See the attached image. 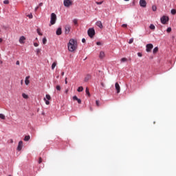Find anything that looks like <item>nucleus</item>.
<instances>
[{"mask_svg":"<svg viewBox=\"0 0 176 176\" xmlns=\"http://www.w3.org/2000/svg\"><path fill=\"white\" fill-rule=\"evenodd\" d=\"M67 47L69 52H75V50L78 48V41L74 38L70 39Z\"/></svg>","mask_w":176,"mask_h":176,"instance_id":"nucleus-1","label":"nucleus"},{"mask_svg":"<svg viewBox=\"0 0 176 176\" xmlns=\"http://www.w3.org/2000/svg\"><path fill=\"white\" fill-rule=\"evenodd\" d=\"M56 21H57V15H56L54 13H52L51 17H50L51 25H54V24H56Z\"/></svg>","mask_w":176,"mask_h":176,"instance_id":"nucleus-2","label":"nucleus"},{"mask_svg":"<svg viewBox=\"0 0 176 176\" xmlns=\"http://www.w3.org/2000/svg\"><path fill=\"white\" fill-rule=\"evenodd\" d=\"M87 34L89 38H94V35H96V30L94 28H89L87 31Z\"/></svg>","mask_w":176,"mask_h":176,"instance_id":"nucleus-3","label":"nucleus"},{"mask_svg":"<svg viewBox=\"0 0 176 176\" xmlns=\"http://www.w3.org/2000/svg\"><path fill=\"white\" fill-rule=\"evenodd\" d=\"M153 49V44L149 43L146 45V52H147V53H150V52H151Z\"/></svg>","mask_w":176,"mask_h":176,"instance_id":"nucleus-4","label":"nucleus"},{"mask_svg":"<svg viewBox=\"0 0 176 176\" xmlns=\"http://www.w3.org/2000/svg\"><path fill=\"white\" fill-rule=\"evenodd\" d=\"M63 5L66 8H69L72 5V1L71 0H64Z\"/></svg>","mask_w":176,"mask_h":176,"instance_id":"nucleus-5","label":"nucleus"},{"mask_svg":"<svg viewBox=\"0 0 176 176\" xmlns=\"http://www.w3.org/2000/svg\"><path fill=\"white\" fill-rule=\"evenodd\" d=\"M169 18L167 16H163L161 17V23L162 24H167V22L168 21Z\"/></svg>","mask_w":176,"mask_h":176,"instance_id":"nucleus-6","label":"nucleus"},{"mask_svg":"<svg viewBox=\"0 0 176 176\" xmlns=\"http://www.w3.org/2000/svg\"><path fill=\"white\" fill-rule=\"evenodd\" d=\"M70 31H71V25H66L65 27V34H69Z\"/></svg>","mask_w":176,"mask_h":176,"instance_id":"nucleus-7","label":"nucleus"},{"mask_svg":"<svg viewBox=\"0 0 176 176\" xmlns=\"http://www.w3.org/2000/svg\"><path fill=\"white\" fill-rule=\"evenodd\" d=\"M140 5L142 8H146V1L145 0H140Z\"/></svg>","mask_w":176,"mask_h":176,"instance_id":"nucleus-8","label":"nucleus"},{"mask_svg":"<svg viewBox=\"0 0 176 176\" xmlns=\"http://www.w3.org/2000/svg\"><path fill=\"white\" fill-rule=\"evenodd\" d=\"M96 25H97V27H99V28H100L101 30H102V28H104V26L102 25V22H101L100 21H98L96 23Z\"/></svg>","mask_w":176,"mask_h":176,"instance_id":"nucleus-9","label":"nucleus"},{"mask_svg":"<svg viewBox=\"0 0 176 176\" xmlns=\"http://www.w3.org/2000/svg\"><path fill=\"white\" fill-rule=\"evenodd\" d=\"M116 90H117V93H120V85H119L118 82H116L115 84Z\"/></svg>","mask_w":176,"mask_h":176,"instance_id":"nucleus-10","label":"nucleus"},{"mask_svg":"<svg viewBox=\"0 0 176 176\" xmlns=\"http://www.w3.org/2000/svg\"><path fill=\"white\" fill-rule=\"evenodd\" d=\"M73 100L74 101H77L78 104H82V100L78 98V96H74L73 97Z\"/></svg>","mask_w":176,"mask_h":176,"instance_id":"nucleus-11","label":"nucleus"},{"mask_svg":"<svg viewBox=\"0 0 176 176\" xmlns=\"http://www.w3.org/2000/svg\"><path fill=\"white\" fill-rule=\"evenodd\" d=\"M22 148H23V141H19V145H18V147H17V150L18 151H21Z\"/></svg>","mask_w":176,"mask_h":176,"instance_id":"nucleus-12","label":"nucleus"},{"mask_svg":"<svg viewBox=\"0 0 176 176\" xmlns=\"http://www.w3.org/2000/svg\"><path fill=\"white\" fill-rule=\"evenodd\" d=\"M24 41H25V37H24V36H21L19 38V43L21 44H24Z\"/></svg>","mask_w":176,"mask_h":176,"instance_id":"nucleus-13","label":"nucleus"},{"mask_svg":"<svg viewBox=\"0 0 176 176\" xmlns=\"http://www.w3.org/2000/svg\"><path fill=\"white\" fill-rule=\"evenodd\" d=\"M25 83L26 86H28L30 85V76L25 77Z\"/></svg>","mask_w":176,"mask_h":176,"instance_id":"nucleus-14","label":"nucleus"},{"mask_svg":"<svg viewBox=\"0 0 176 176\" xmlns=\"http://www.w3.org/2000/svg\"><path fill=\"white\" fill-rule=\"evenodd\" d=\"M61 34H63L61 28H58L56 30V35H61Z\"/></svg>","mask_w":176,"mask_h":176,"instance_id":"nucleus-15","label":"nucleus"},{"mask_svg":"<svg viewBox=\"0 0 176 176\" xmlns=\"http://www.w3.org/2000/svg\"><path fill=\"white\" fill-rule=\"evenodd\" d=\"M100 58H104L105 57V53L102 51L100 52L99 55Z\"/></svg>","mask_w":176,"mask_h":176,"instance_id":"nucleus-16","label":"nucleus"},{"mask_svg":"<svg viewBox=\"0 0 176 176\" xmlns=\"http://www.w3.org/2000/svg\"><path fill=\"white\" fill-rule=\"evenodd\" d=\"M157 52H159V47H155L153 49V54H156V53H157Z\"/></svg>","mask_w":176,"mask_h":176,"instance_id":"nucleus-17","label":"nucleus"},{"mask_svg":"<svg viewBox=\"0 0 176 176\" xmlns=\"http://www.w3.org/2000/svg\"><path fill=\"white\" fill-rule=\"evenodd\" d=\"M31 137L30 135H26L24 138V141H30Z\"/></svg>","mask_w":176,"mask_h":176,"instance_id":"nucleus-18","label":"nucleus"},{"mask_svg":"<svg viewBox=\"0 0 176 176\" xmlns=\"http://www.w3.org/2000/svg\"><path fill=\"white\" fill-rule=\"evenodd\" d=\"M56 65H57V62H54L52 65V69H54V68H56Z\"/></svg>","mask_w":176,"mask_h":176,"instance_id":"nucleus-19","label":"nucleus"},{"mask_svg":"<svg viewBox=\"0 0 176 176\" xmlns=\"http://www.w3.org/2000/svg\"><path fill=\"white\" fill-rule=\"evenodd\" d=\"M85 93H86L87 96H89V97H90V92L89 91L88 87L86 88Z\"/></svg>","mask_w":176,"mask_h":176,"instance_id":"nucleus-20","label":"nucleus"},{"mask_svg":"<svg viewBox=\"0 0 176 176\" xmlns=\"http://www.w3.org/2000/svg\"><path fill=\"white\" fill-rule=\"evenodd\" d=\"M78 93H80V91H83V87H79L77 89Z\"/></svg>","mask_w":176,"mask_h":176,"instance_id":"nucleus-21","label":"nucleus"},{"mask_svg":"<svg viewBox=\"0 0 176 176\" xmlns=\"http://www.w3.org/2000/svg\"><path fill=\"white\" fill-rule=\"evenodd\" d=\"M152 10L153 12H156V10H157V7H156V6H152Z\"/></svg>","mask_w":176,"mask_h":176,"instance_id":"nucleus-22","label":"nucleus"},{"mask_svg":"<svg viewBox=\"0 0 176 176\" xmlns=\"http://www.w3.org/2000/svg\"><path fill=\"white\" fill-rule=\"evenodd\" d=\"M45 98H46L47 100H52V97H51L50 95H49V94H47V95L45 96Z\"/></svg>","mask_w":176,"mask_h":176,"instance_id":"nucleus-23","label":"nucleus"},{"mask_svg":"<svg viewBox=\"0 0 176 176\" xmlns=\"http://www.w3.org/2000/svg\"><path fill=\"white\" fill-rule=\"evenodd\" d=\"M170 13H171V14H176V10L175 9H172L171 10H170Z\"/></svg>","mask_w":176,"mask_h":176,"instance_id":"nucleus-24","label":"nucleus"},{"mask_svg":"<svg viewBox=\"0 0 176 176\" xmlns=\"http://www.w3.org/2000/svg\"><path fill=\"white\" fill-rule=\"evenodd\" d=\"M37 33L40 36H42L43 34L41 32V29L38 28L37 29Z\"/></svg>","mask_w":176,"mask_h":176,"instance_id":"nucleus-25","label":"nucleus"},{"mask_svg":"<svg viewBox=\"0 0 176 176\" xmlns=\"http://www.w3.org/2000/svg\"><path fill=\"white\" fill-rule=\"evenodd\" d=\"M47 42V39H46V37L43 38V45H46V43Z\"/></svg>","mask_w":176,"mask_h":176,"instance_id":"nucleus-26","label":"nucleus"},{"mask_svg":"<svg viewBox=\"0 0 176 176\" xmlns=\"http://www.w3.org/2000/svg\"><path fill=\"white\" fill-rule=\"evenodd\" d=\"M126 61H127V58H121V63H126Z\"/></svg>","mask_w":176,"mask_h":176,"instance_id":"nucleus-27","label":"nucleus"},{"mask_svg":"<svg viewBox=\"0 0 176 176\" xmlns=\"http://www.w3.org/2000/svg\"><path fill=\"white\" fill-rule=\"evenodd\" d=\"M44 101H45L46 105H49L50 104V102H49V100H46V98H44Z\"/></svg>","mask_w":176,"mask_h":176,"instance_id":"nucleus-28","label":"nucleus"},{"mask_svg":"<svg viewBox=\"0 0 176 176\" xmlns=\"http://www.w3.org/2000/svg\"><path fill=\"white\" fill-rule=\"evenodd\" d=\"M22 97H23L24 98L27 99L28 98V95L25 94H22Z\"/></svg>","mask_w":176,"mask_h":176,"instance_id":"nucleus-29","label":"nucleus"},{"mask_svg":"<svg viewBox=\"0 0 176 176\" xmlns=\"http://www.w3.org/2000/svg\"><path fill=\"white\" fill-rule=\"evenodd\" d=\"M0 119H2L3 120H5V115L0 114Z\"/></svg>","mask_w":176,"mask_h":176,"instance_id":"nucleus-30","label":"nucleus"},{"mask_svg":"<svg viewBox=\"0 0 176 176\" xmlns=\"http://www.w3.org/2000/svg\"><path fill=\"white\" fill-rule=\"evenodd\" d=\"M155 27L153 24L150 25V30H155Z\"/></svg>","mask_w":176,"mask_h":176,"instance_id":"nucleus-31","label":"nucleus"},{"mask_svg":"<svg viewBox=\"0 0 176 176\" xmlns=\"http://www.w3.org/2000/svg\"><path fill=\"white\" fill-rule=\"evenodd\" d=\"M73 23L75 25H76V24H78V19H74Z\"/></svg>","mask_w":176,"mask_h":176,"instance_id":"nucleus-32","label":"nucleus"},{"mask_svg":"<svg viewBox=\"0 0 176 176\" xmlns=\"http://www.w3.org/2000/svg\"><path fill=\"white\" fill-rule=\"evenodd\" d=\"M3 3H4L5 5H9V0H5V1H3Z\"/></svg>","mask_w":176,"mask_h":176,"instance_id":"nucleus-33","label":"nucleus"},{"mask_svg":"<svg viewBox=\"0 0 176 176\" xmlns=\"http://www.w3.org/2000/svg\"><path fill=\"white\" fill-rule=\"evenodd\" d=\"M56 90H58V91H60V90H61V87L60 85H57L56 86Z\"/></svg>","mask_w":176,"mask_h":176,"instance_id":"nucleus-34","label":"nucleus"},{"mask_svg":"<svg viewBox=\"0 0 176 176\" xmlns=\"http://www.w3.org/2000/svg\"><path fill=\"white\" fill-rule=\"evenodd\" d=\"M133 42H134V38H131V39L129 40V44H131V43H133Z\"/></svg>","mask_w":176,"mask_h":176,"instance_id":"nucleus-35","label":"nucleus"},{"mask_svg":"<svg viewBox=\"0 0 176 176\" xmlns=\"http://www.w3.org/2000/svg\"><path fill=\"white\" fill-rule=\"evenodd\" d=\"M102 2H103V1H100V2L96 1V5H102Z\"/></svg>","mask_w":176,"mask_h":176,"instance_id":"nucleus-36","label":"nucleus"},{"mask_svg":"<svg viewBox=\"0 0 176 176\" xmlns=\"http://www.w3.org/2000/svg\"><path fill=\"white\" fill-rule=\"evenodd\" d=\"M166 32H171V28H168L167 30H166Z\"/></svg>","mask_w":176,"mask_h":176,"instance_id":"nucleus-37","label":"nucleus"},{"mask_svg":"<svg viewBox=\"0 0 176 176\" xmlns=\"http://www.w3.org/2000/svg\"><path fill=\"white\" fill-rule=\"evenodd\" d=\"M41 163H42V157H39L38 158V164H41Z\"/></svg>","mask_w":176,"mask_h":176,"instance_id":"nucleus-38","label":"nucleus"},{"mask_svg":"<svg viewBox=\"0 0 176 176\" xmlns=\"http://www.w3.org/2000/svg\"><path fill=\"white\" fill-rule=\"evenodd\" d=\"M34 46H35V47H38L39 46V44H38V43H34Z\"/></svg>","mask_w":176,"mask_h":176,"instance_id":"nucleus-39","label":"nucleus"},{"mask_svg":"<svg viewBox=\"0 0 176 176\" xmlns=\"http://www.w3.org/2000/svg\"><path fill=\"white\" fill-rule=\"evenodd\" d=\"M122 27H123V28H127V24H122Z\"/></svg>","mask_w":176,"mask_h":176,"instance_id":"nucleus-40","label":"nucleus"},{"mask_svg":"<svg viewBox=\"0 0 176 176\" xmlns=\"http://www.w3.org/2000/svg\"><path fill=\"white\" fill-rule=\"evenodd\" d=\"M96 45H98V46H101L102 43H101V42L98 41V42L96 43Z\"/></svg>","mask_w":176,"mask_h":176,"instance_id":"nucleus-41","label":"nucleus"},{"mask_svg":"<svg viewBox=\"0 0 176 176\" xmlns=\"http://www.w3.org/2000/svg\"><path fill=\"white\" fill-rule=\"evenodd\" d=\"M67 78L66 77L65 79V85H67L68 84V81H67Z\"/></svg>","mask_w":176,"mask_h":176,"instance_id":"nucleus-42","label":"nucleus"},{"mask_svg":"<svg viewBox=\"0 0 176 176\" xmlns=\"http://www.w3.org/2000/svg\"><path fill=\"white\" fill-rule=\"evenodd\" d=\"M28 17H29V19H32V14L28 15Z\"/></svg>","mask_w":176,"mask_h":176,"instance_id":"nucleus-43","label":"nucleus"},{"mask_svg":"<svg viewBox=\"0 0 176 176\" xmlns=\"http://www.w3.org/2000/svg\"><path fill=\"white\" fill-rule=\"evenodd\" d=\"M138 57H142V54L139 52V53H138Z\"/></svg>","mask_w":176,"mask_h":176,"instance_id":"nucleus-44","label":"nucleus"},{"mask_svg":"<svg viewBox=\"0 0 176 176\" xmlns=\"http://www.w3.org/2000/svg\"><path fill=\"white\" fill-rule=\"evenodd\" d=\"M96 105L97 107H100V102L98 100H96Z\"/></svg>","mask_w":176,"mask_h":176,"instance_id":"nucleus-45","label":"nucleus"},{"mask_svg":"<svg viewBox=\"0 0 176 176\" xmlns=\"http://www.w3.org/2000/svg\"><path fill=\"white\" fill-rule=\"evenodd\" d=\"M36 53H37V54H39V53H41V50L37 49L36 50Z\"/></svg>","mask_w":176,"mask_h":176,"instance_id":"nucleus-46","label":"nucleus"},{"mask_svg":"<svg viewBox=\"0 0 176 176\" xmlns=\"http://www.w3.org/2000/svg\"><path fill=\"white\" fill-rule=\"evenodd\" d=\"M82 43H86V39L85 38H82Z\"/></svg>","mask_w":176,"mask_h":176,"instance_id":"nucleus-47","label":"nucleus"},{"mask_svg":"<svg viewBox=\"0 0 176 176\" xmlns=\"http://www.w3.org/2000/svg\"><path fill=\"white\" fill-rule=\"evenodd\" d=\"M16 65H20V61L17 60V61L16 62Z\"/></svg>","mask_w":176,"mask_h":176,"instance_id":"nucleus-48","label":"nucleus"},{"mask_svg":"<svg viewBox=\"0 0 176 176\" xmlns=\"http://www.w3.org/2000/svg\"><path fill=\"white\" fill-rule=\"evenodd\" d=\"M40 6H43V3H40L38 4V8H39Z\"/></svg>","mask_w":176,"mask_h":176,"instance_id":"nucleus-49","label":"nucleus"},{"mask_svg":"<svg viewBox=\"0 0 176 176\" xmlns=\"http://www.w3.org/2000/svg\"><path fill=\"white\" fill-rule=\"evenodd\" d=\"M38 9H39V6L36 7L34 9L35 12H36V10H38Z\"/></svg>","mask_w":176,"mask_h":176,"instance_id":"nucleus-50","label":"nucleus"},{"mask_svg":"<svg viewBox=\"0 0 176 176\" xmlns=\"http://www.w3.org/2000/svg\"><path fill=\"white\" fill-rule=\"evenodd\" d=\"M101 86H102V87H105V85L104 84V82H101Z\"/></svg>","mask_w":176,"mask_h":176,"instance_id":"nucleus-51","label":"nucleus"},{"mask_svg":"<svg viewBox=\"0 0 176 176\" xmlns=\"http://www.w3.org/2000/svg\"><path fill=\"white\" fill-rule=\"evenodd\" d=\"M68 91H69V89H66V90L65 91V93L66 94H68Z\"/></svg>","mask_w":176,"mask_h":176,"instance_id":"nucleus-52","label":"nucleus"},{"mask_svg":"<svg viewBox=\"0 0 176 176\" xmlns=\"http://www.w3.org/2000/svg\"><path fill=\"white\" fill-rule=\"evenodd\" d=\"M2 42H3V39L0 38V43H2Z\"/></svg>","mask_w":176,"mask_h":176,"instance_id":"nucleus-53","label":"nucleus"},{"mask_svg":"<svg viewBox=\"0 0 176 176\" xmlns=\"http://www.w3.org/2000/svg\"><path fill=\"white\" fill-rule=\"evenodd\" d=\"M2 64H3V61L0 60V65H2Z\"/></svg>","mask_w":176,"mask_h":176,"instance_id":"nucleus-54","label":"nucleus"},{"mask_svg":"<svg viewBox=\"0 0 176 176\" xmlns=\"http://www.w3.org/2000/svg\"><path fill=\"white\" fill-rule=\"evenodd\" d=\"M61 75H62V76H64V72H61Z\"/></svg>","mask_w":176,"mask_h":176,"instance_id":"nucleus-55","label":"nucleus"},{"mask_svg":"<svg viewBox=\"0 0 176 176\" xmlns=\"http://www.w3.org/2000/svg\"><path fill=\"white\" fill-rule=\"evenodd\" d=\"M56 78H57V79H58V78H60V76H56Z\"/></svg>","mask_w":176,"mask_h":176,"instance_id":"nucleus-56","label":"nucleus"},{"mask_svg":"<svg viewBox=\"0 0 176 176\" xmlns=\"http://www.w3.org/2000/svg\"><path fill=\"white\" fill-rule=\"evenodd\" d=\"M21 85H23V80H21Z\"/></svg>","mask_w":176,"mask_h":176,"instance_id":"nucleus-57","label":"nucleus"},{"mask_svg":"<svg viewBox=\"0 0 176 176\" xmlns=\"http://www.w3.org/2000/svg\"><path fill=\"white\" fill-rule=\"evenodd\" d=\"M11 142H13V140H11Z\"/></svg>","mask_w":176,"mask_h":176,"instance_id":"nucleus-58","label":"nucleus"},{"mask_svg":"<svg viewBox=\"0 0 176 176\" xmlns=\"http://www.w3.org/2000/svg\"><path fill=\"white\" fill-rule=\"evenodd\" d=\"M124 1H129V0H124Z\"/></svg>","mask_w":176,"mask_h":176,"instance_id":"nucleus-59","label":"nucleus"},{"mask_svg":"<svg viewBox=\"0 0 176 176\" xmlns=\"http://www.w3.org/2000/svg\"><path fill=\"white\" fill-rule=\"evenodd\" d=\"M8 176H12V175H8Z\"/></svg>","mask_w":176,"mask_h":176,"instance_id":"nucleus-60","label":"nucleus"}]
</instances>
